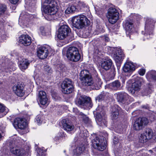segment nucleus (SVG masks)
Masks as SVG:
<instances>
[{
    "label": "nucleus",
    "mask_w": 156,
    "mask_h": 156,
    "mask_svg": "<svg viewBox=\"0 0 156 156\" xmlns=\"http://www.w3.org/2000/svg\"><path fill=\"white\" fill-rule=\"evenodd\" d=\"M58 4L57 1L54 0H42L41 10L48 15H54L57 12Z\"/></svg>",
    "instance_id": "nucleus-1"
},
{
    "label": "nucleus",
    "mask_w": 156,
    "mask_h": 156,
    "mask_svg": "<svg viewBox=\"0 0 156 156\" xmlns=\"http://www.w3.org/2000/svg\"><path fill=\"white\" fill-rule=\"evenodd\" d=\"M156 23L155 19L149 17L146 18L144 30L142 32L144 35V41L151 38L153 35L154 24Z\"/></svg>",
    "instance_id": "nucleus-2"
},
{
    "label": "nucleus",
    "mask_w": 156,
    "mask_h": 156,
    "mask_svg": "<svg viewBox=\"0 0 156 156\" xmlns=\"http://www.w3.org/2000/svg\"><path fill=\"white\" fill-rule=\"evenodd\" d=\"M73 26L78 29H82L89 25L90 21L87 17L83 15L75 16L72 19Z\"/></svg>",
    "instance_id": "nucleus-3"
},
{
    "label": "nucleus",
    "mask_w": 156,
    "mask_h": 156,
    "mask_svg": "<svg viewBox=\"0 0 156 156\" xmlns=\"http://www.w3.org/2000/svg\"><path fill=\"white\" fill-rule=\"evenodd\" d=\"M94 113L96 114V120L98 125L102 127L106 126V118L103 106H98L96 109V111H94Z\"/></svg>",
    "instance_id": "nucleus-4"
},
{
    "label": "nucleus",
    "mask_w": 156,
    "mask_h": 156,
    "mask_svg": "<svg viewBox=\"0 0 156 156\" xmlns=\"http://www.w3.org/2000/svg\"><path fill=\"white\" fill-rule=\"evenodd\" d=\"M104 135L102 136L103 138L100 137H96L92 142V146L95 149L99 151H103L106 147L105 142L103 137L106 140V137L108 136V134L106 132H104Z\"/></svg>",
    "instance_id": "nucleus-5"
},
{
    "label": "nucleus",
    "mask_w": 156,
    "mask_h": 156,
    "mask_svg": "<svg viewBox=\"0 0 156 156\" xmlns=\"http://www.w3.org/2000/svg\"><path fill=\"white\" fill-rule=\"evenodd\" d=\"M143 78L137 77L135 81L131 83L130 81L127 83L126 88L129 92L132 94L137 93L140 89L141 83L143 81Z\"/></svg>",
    "instance_id": "nucleus-6"
},
{
    "label": "nucleus",
    "mask_w": 156,
    "mask_h": 156,
    "mask_svg": "<svg viewBox=\"0 0 156 156\" xmlns=\"http://www.w3.org/2000/svg\"><path fill=\"white\" fill-rule=\"evenodd\" d=\"M54 52V50L47 45L39 47L37 51V56L41 59L46 58L49 54L51 55Z\"/></svg>",
    "instance_id": "nucleus-7"
},
{
    "label": "nucleus",
    "mask_w": 156,
    "mask_h": 156,
    "mask_svg": "<svg viewBox=\"0 0 156 156\" xmlns=\"http://www.w3.org/2000/svg\"><path fill=\"white\" fill-rule=\"evenodd\" d=\"M66 56L69 60L74 62L78 61L81 57L78 49L75 47H71L68 49Z\"/></svg>",
    "instance_id": "nucleus-8"
},
{
    "label": "nucleus",
    "mask_w": 156,
    "mask_h": 156,
    "mask_svg": "<svg viewBox=\"0 0 156 156\" xmlns=\"http://www.w3.org/2000/svg\"><path fill=\"white\" fill-rule=\"evenodd\" d=\"M114 96L119 103L128 105L133 101V99L125 92H119L115 93Z\"/></svg>",
    "instance_id": "nucleus-9"
},
{
    "label": "nucleus",
    "mask_w": 156,
    "mask_h": 156,
    "mask_svg": "<svg viewBox=\"0 0 156 156\" xmlns=\"http://www.w3.org/2000/svg\"><path fill=\"white\" fill-rule=\"evenodd\" d=\"M80 79L84 86H91L93 84V79L87 70H82L80 74Z\"/></svg>",
    "instance_id": "nucleus-10"
},
{
    "label": "nucleus",
    "mask_w": 156,
    "mask_h": 156,
    "mask_svg": "<svg viewBox=\"0 0 156 156\" xmlns=\"http://www.w3.org/2000/svg\"><path fill=\"white\" fill-rule=\"evenodd\" d=\"M13 140L15 143H12V145L9 144L11 152L16 156H27V152L25 149L16 146L15 140Z\"/></svg>",
    "instance_id": "nucleus-11"
},
{
    "label": "nucleus",
    "mask_w": 156,
    "mask_h": 156,
    "mask_svg": "<svg viewBox=\"0 0 156 156\" xmlns=\"http://www.w3.org/2000/svg\"><path fill=\"white\" fill-rule=\"evenodd\" d=\"M107 17L108 18L109 22L113 24L118 20L119 13L115 9L110 8L108 10Z\"/></svg>",
    "instance_id": "nucleus-12"
},
{
    "label": "nucleus",
    "mask_w": 156,
    "mask_h": 156,
    "mask_svg": "<svg viewBox=\"0 0 156 156\" xmlns=\"http://www.w3.org/2000/svg\"><path fill=\"white\" fill-rule=\"evenodd\" d=\"M61 87L64 94H68L71 93L73 88L72 81L68 79H65L62 84Z\"/></svg>",
    "instance_id": "nucleus-13"
},
{
    "label": "nucleus",
    "mask_w": 156,
    "mask_h": 156,
    "mask_svg": "<svg viewBox=\"0 0 156 156\" xmlns=\"http://www.w3.org/2000/svg\"><path fill=\"white\" fill-rule=\"evenodd\" d=\"M76 103H77L80 105L89 109L91 108L93 105L90 98L85 96L80 97L77 101H76Z\"/></svg>",
    "instance_id": "nucleus-14"
},
{
    "label": "nucleus",
    "mask_w": 156,
    "mask_h": 156,
    "mask_svg": "<svg viewBox=\"0 0 156 156\" xmlns=\"http://www.w3.org/2000/svg\"><path fill=\"white\" fill-rule=\"evenodd\" d=\"M148 123L147 119L145 117L140 118L136 119L133 125L134 129L136 130L142 129Z\"/></svg>",
    "instance_id": "nucleus-15"
},
{
    "label": "nucleus",
    "mask_w": 156,
    "mask_h": 156,
    "mask_svg": "<svg viewBox=\"0 0 156 156\" xmlns=\"http://www.w3.org/2000/svg\"><path fill=\"white\" fill-rule=\"evenodd\" d=\"M33 18L34 16L31 14L27 13H24L22 12L19 18V23H23V25L27 26L31 23Z\"/></svg>",
    "instance_id": "nucleus-16"
},
{
    "label": "nucleus",
    "mask_w": 156,
    "mask_h": 156,
    "mask_svg": "<svg viewBox=\"0 0 156 156\" xmlns=\"http://www.w3.org/2000/svg\"><path fill=\"white\" fill-rule=\"evenodd\" d=\"M115 52L113 55V58L115 62L118 65H120L124 58V55L122 50L120 48H114Z\"/></svg>",
    "instance_id": "nucleus-17"
},
{
    "label": "nucleus",
    "mask_w": 156,
    "mask_h": 156,
    "mask_svg": "<svg viewBox=\"0 0 156 156\" xmlns=\"http://www.w3.org/2000/svg\"><path fill=\"white\" fill-rule=\"evenodd\" d=\"M70 32L69 28L67 25H62L59 29L58 37L60 40L63 39L68 35Z\"/></svg>",
    "instance_id": "nucleus-18"
},
{
    "label": "nucleus",
    "mask_w": 156,
    "mask_h": 156,
    "mask_svg": "<svg viewBox=\"0 0 156 156\" xmlns=\"http://www.w3.org/2000/svg\"><path fill=\"white\" fill-rule=\"evenodd\" d=\"M123 26L126 35L130 36L134 30L133 22L131 19L126 20L123 23Z\"/></svg>",
    "instance_id": "nucleus-19"
},
{
    "label": "nucleus",
    "mask_w": 156,
    "mask_h": 156,
    "mask_svg": "<svg viewBox=\"0 0 156 156\" xmlns=\"http://www.w3.org/2000/svg\"><path fill=\"white\" fill-rule=\"evenodd\" d=\"M72 150L73 151V152L71 154L72 155L77 156L84 152V151L86 150V149L84 145L81 144L77 146L76 145L72 146Z\"/></svg>",
    "instance_id": "nucleus-20"
},
{
    "label": "nucleus",
    "mask_w": 156,
    "mask_h": 156,
    "mask_svg": "<svg viewBox=\"0 0 156 156\" xmlns=\"http://www.w3.org/2000/svg\"><path fill=\"white\" fill-rule=\"evenodd\" d=\"M14 126L21 129H24L27 126V123L25 119L17 118L15 119L13 123Z\"/></svg>",
    "instance_id": "nucleus-21"
},
{
    "label": "nucleus",
    "mask_w": 156,
    "mask_h": 156,
    "mask_svg": "<svg viewBox=\"0 0 156 156\" xmlns=\"http://www.w3.org/2000/svg\"><path fill=\"white\" fill-rule=\"evenodd\" d=\"M24 87L20 83L15 84L13 87V90L16 94L19 97H22L24 94Z\"/></svg>",
    "instance_id": "nucleus-22"
},
{
    "label": "nucleus",
    "mask_w": 156,
    "mask_h": 156,
    "mask_svg": "<svg viewBox=\"0 0 156 156\" xmlns=\"http://www.w3.org/2000/svg\"><path fill=\"white\" fill-rule=\"evenodd\" d=\"M19 43L24 46L29 45L31 43V37L27 35H22L19 37Z\"/></svg>",
    "instance_id": "nucleus-23"
},
{
    "label": "nucleus",
    "mask_w": 156,
    "mask_h": 156,
    "mask_svg": "<svg viewBox=\"0 0 156 156\" xmlns=\"http://www.w3.org/2000/svg\"><path fill=\"white\" fill-rule=\"evenodd\" d=\"M38 100L42 105H45L47 104L48 98L46 92L42 90L39 91Z\"/></svg>",
    "instance_id": "nucleus-24"
},
{
    "label": "nucleus",
    "mask_w": 156,
    "mask_h": 156,
    "mask_svg": "<svg viewBox=\"0 0 156 156\" xmlns=\"http://www.w3.org/2000/svg\"><path fill=\"white\" fill-rule=\"evenodd\" d=\"M36 0H25V6L31 12H33L35 10Z\"/></svg>",
    "instance_id": "nucleus-25"
},
{
    "label": "nucleus",
    "mask_w": 156,
    "mask_h": 156,
    "mask_svg": "<svg viewBox=\"0 0 156 156\" xmlns=\"http://www.w3.org/2000/svg\"><path fill=\"white\" fill-rule=\"evenodd\" d=\"M135 66L131 62H127L124 64L123 67V71L126 72L130 73L135 70Z\"/></svg>",
    "instance_id": "nucleus-26"
},
{
    "label": "nucleus",
    "mask_w": 156,
    "mask_h": 156,
    "mask_svg": "<svg viewBox=\"0 0 156 156\" xmlns=\"http://www.w3.org/2000/svg\"><path fill=\"white\" fill-rule=\"evenodd\" d=\"M120 109V107L116 105L112 107L111 118L112 120H115L118 118Z\"/></svg>",
    "instance_id": "nucleus-27"
},
{
    "label": "nucleus",
    "mask_w": 156,
    "mask_h": 156,
    "mask_svg": "<svg viewBox=\"0 0 156 156\" xmlns=\"http://www.w3.org/2000/svg\"><path fill=\"white\" fill-rule=\"evenodd\" d=\"M101 63V67L106 70L110 69L113 65L112 60L110 59L103 60Z\"/></svg>",
    "instance_id": "nucleus-28"
},
{
    "label": "nucleus",
    "mask_w": 156,
    "mask_h": 156,
    "mask_svg": "<svg viewBox=\"0 0 156 156\" xmlns=\"http://www.w3.org/2000/svg\"><path fill=\"white\" fill-rule=\"evenodd\" d=\"M62 124L64 129L67 132H69L73 130L74 128V126L73 124L69 123L66 119H63L62 121Z\"/></svg>",
    "instance_id": "nucleus-29"
},
{
    "label": "nucleus",
    "mask_w": 156,
    "mask_h": 156,
    "mask_svg": "<svg viewBox=\"0 0 156 156\" xmlns=\"http://www.w3.org/2000/svg\"><path fill=\"white\" fill-rule=\"evenodd\" d=\"M108 87L109 89L115 90H120L122 87L121 83L118 80H115L109 83Z\"/></svg>",
    "instance_id": "nucleus-30"
},
{
    "label": "nucleus",
    "mask_w": 156,
    "mask_h": 156,
    "mask_svg": "<svg viewBox=\"0 0 156 156\" xmlns=\"http://www.w3.org/2000/svg\"><path fill=\"white\" fill-rule=\"evenodd\" d=\"M30 63V61L28 59L23 58L19 62V67L22 70L26 69Z\"/></svg>",
    "instance_id": "nucleus-31"
},
{
    "label": "nucleus",
    "mask_w": 156,
    "mask_h": 156,
    "mask_svg": "<svg viewBox=\"0 0 156 156\" xmlns=\"http://www.w3.org/2000/svg\"><path fill=\"white\" fill-rule=\"evenodd\" d=\"M146 76V78L149 81L156 80V72L155 71H152L148 72Z\"/></svg>",
    "instance_id": "nucleus-32"
},
{
    "label": "nucleus",
    "mask_w": 156,
    "mask_h": 156,
    "mask_svg": "<svg viewBox=\"0 0 156 156\" xmlns=\"http://www.w3.org/2000/svg\"><path fill=\"white\" fill-rule=\"evenodd\" d=\"M102 83V82L100 79L98 77H97L95 80L94 81H93V84L91 86L94 87L93 88L96 90L98 89L101 87V85Z\"/></svg>",
    "instance_id": "nucleus-33"
},
{
    "label": "nucleus",
    "mask_w": 156,
    "mask_h": 156,
    "mask_svg": "<svg viewBox=\"0 0 156 156\" xmlns=\"http://www.w3.org/2000/svg\"><path fill=\"white\" fill-rule=\"evenodd\" d=\"M77 11V8L76 6L74 5H69L65 11V13L66 14L73 13Z\"/></svg>",
    "instance_id": "nucleus-34"
},
{
    "label": "nucleus",
    "mask_w": 156,
    "mask_h": 156,
    "mask_svg": "<svg viewBox=\"0 0 156 156\" xmlns=\"http://www.w3.org/2000/svg\"><path fill=\"white\" fill-rule=\"evenodd\" d=\"M139 143L140 147L142 146L144 143L147 142L148 140V139L143 133H142L139 137Z\"/></svg>",
    "instance_id": "nucleus-35"
},
{
    "label": "nucleus",
    "mask_w": 156,
    "mask_h": 156,
    "mask_svg": "<svg viewBox=\"0 0 156 156\" xmlns=\"http://www.w3.org/2000/svg\"><path fill=\"white\" fill-rule=\"evenodd\" d=\"M143 134L145 135V136L148 139H150L153 138V132L152 129L150 128L146 129Z\"/></svg>",
    "instance_id": "nucleus-36"
},
{
    "label": "nucleus",
    "mask_w": 156,
    "mask_h": 156,
    "mask_svg": "<svg viewBox=\"0 0 156 156\" xmlns=\"http://www.w3.org/2000/svg\"><path fill=\"white\" fill-rule=\"evenodd\" d=\"M65 133L62 132H59L58 133L56 136L54 138V140L56 141L59 140L61 138H63L66 136Z\"/></svg>",
    "instance_id": "nucleus-37"
},
{
    "label": "nucleus",
    "mask_w": 156,
    "mask_h": 156,
    "mask_svg": "<svg viewBox=\"0 0 156 156\" xmlns=\"http://www.w3.org/2000/svg\"><path fill=\"white\" fill-rule=\"evenodd\" d=\"M80 114L82 116L83 120V122L86 124H90L91 122L89 118L82 112L80 113Z\"/></svg>",
    "instance_id": "nucleus-38"
},
{
    "label": "nucleus",
    "mask_w": 156,
    "mask_h": 156,
    "mask_svg": "<svg viewBox=\"0 0 156 156\" xmlns=\"http://www.w3.org/2000/svg\"><path fill=\"white\" fill-rule=\"evenodd\" d=\"M6 9L7 7L5 5L0 4V16L6 12Z\"/></svg>",
    "instance_id": "nucleus-39"
},
{
    "label": "nucleus",
    "mask_w": 156,
    "mask_h": 156,
    "mask_svg": "<svg viewBox=\"0 0 156 156\" xmlns=\"http://www.w3.org/2000/svg\"><path fill=\"white\" fill-rule=\"evenodd\" d=\"M37 156H44L46 154V151L43 149V148L41 149L38 148L37 149Z\"/></svg>",
    "instance_id": "nucleus-40"
},
{
    "label": "nucleus",
    "mask_w": 156,
    "mask_h": 156,
    "mask_svg": "<svg viewBox=\"0 0 156 156\" xmlns=\"http://www.w3.org/2000/svg\"><path fill=\"white\" fill-rule=\"evenodd\" d=\"M9 111L8 108L2 104L0 103V113L4 112L5 114L7 113Z\"/></svg>",
    "instance_id": "nucleus-41"
},
{
    "label": "nucleus",
    "mask_w": 156,
    "mask_h": 156,
    "mask_svg": "<svg viewBox=\"0 0 156 156\" xmlns=\"http://www.w3.org/2000/svg\"><path fill=\"white\" fill-rule=\"evenodd\" d=\"M42 116L41 115H37L36 117V121L38 125L40 124L42 120Z\"/></svg>",
    "instance_id": "nucleus-42"
},
{
    "label": "nucleus",
    "mask_w": 156,
    "mask_h": 156,
    "mask_svg": "<svg viewBox=\"0 0 156 156\" xmlns=\"http://www.w3.org/2000/svg\"><path fill=\"white\" fill-rule=\"evenodd\" d=\"M85 6V5L83 3V2H79L78 4H77V10L78 9H82V8L84 7Z\"/></svg>",
    "instance_id": "nucleus-43"
},
{
    "label": "nucleus",
    "mask_w": 156,
    "mask_h": 156,
    "mask_svg": "<svg viewBox=\"0 0 156 156\" xmlns=\"http://www.w3.org/2000/svg\"><path fill=\"white\" fill-rule=\"evenodd\" d=\"M150 120L152 122L154 120H156V114L153 113L150 116Z\"/></svg>",
    "instance_id": "nucleus-44"
},
{
    "label": "nucleus",
    "mask_w": 156,
    "mask_h": 156,
    "mask_svg": "<svg viewBox=\"0 0 156 156\" xmlns=\"http://www.w3.org/2000/svg\"><path fill=\"white\" fill-rule=\"evenodd\" d=\"M104 98V96L102 94L99 95L96 98V100L98 101H100L103 100Z\"/></svg>",
    "instance_id": "nucleus-45"
},
{
    "label": "nucleus",
    "mask_w": 156,
    "mask_h": 156,
    "mask_svg": "<svg viewBox=\"0 0 156 156\" xmlns=\"http://www.w3.org/2000/svg\"><path fill=\"white\" fill-rule=\"evenodd\" d=\"M145 70L144 69H141L138 71L139 74L142 76H143L145 73Z\"/></svg>",
    "instance_id": "nucleus-46"
},
{
    "label": "nucleus",
    "mask_w": 156,
    "mask_h": 156,
    "mask_svg": "<svg viewBox=\"0 0 156 156\" xmlns=\"http://www.w3.org/2000/svg\"><path fill=\"white\" fill-rule=\"evenodd\" d=\"M73 112H74L76 114L81 115L80 114V113L81 112H80L79 111H78V109L77 108H73Z\"/></svg>",
    "instance_id": "nucleus-47"
},
{
    "label": "nucleus",
    "mask_w": 156,
    "mask_h": 156,
    "mask_svg": "<svg viewBox=\"0 0 156 156\" xmlns=\"http://www.w3.org/2000/svg\"><path fill=\"white\" fill-rule=\"evenodd\" d=\"M5 21L2 19H0V29L3 28Z\"/></svg>",
    "instance_id": "nucleus-48"
},
{
    "label": "nucleus",
    "mask_w": 156,
    "mask_h": 156,
    "mask_svg": "<svg viewBox=\"0 0 156 156\" xmlns=\"http://www.w3.org/2000/svg\"><path fill=\"white\" fill-rule=\"evenodd\" d=\"M9 2L13 4H16L19 2V0H9Z\"/></svg>",
    "instance_id": "nucleus-49"
},
{
    "label": "nucleus",
    "mask_w": 156,
    "mask_h": 156,
    "mask_svg": "<svg viewBox=\"0 0 156 156\" xmlns=\"http://www.w3.org/2000/svg\"><path fill=\"white\" fill-rule=\"evenodd\" d=\"M44 69L46 71H47L48 73L51 72V70L49 67H48L47 66H45Z\"/></svg>",
    "instance_id": "nucleus-50"
},
{
    "label": "nucleus",
    "mask_w": 156,
    "mask_h": 156,
    "mask_svg": "<svg viewBox=\"0 0 156 156\" xmlns=\"http://www.w3.org/2000/svg\"><path fill=\"white\" fill-rule=\"evenodd\" d=\"M96 55V52H95L94 54V58L95 59H97V60L98 61V59L99 60H100V57L99 55L98 56H96L95 57V55Z\"/></svg>",
    "instance_id": "nucleus-51"
},
{
    "label": "nucleus",
    "mask_w": 156,
    "mask_h": 156,
    "mask_svg": "<svg viewBox=\"0 0 156 156\" xmlns=\"http://www.w3.org/2000/svg\"><path fill=\"white\" fill-rule=\"evenodd\" d=\"M154 139L156 141V130H155L154 132L153 133V137Z\"/></svg>",
    "instance_id": "nucleus-52"
},
{
    "label": "nucleus",
    "mask_w": 156,
    "mask_h": 156,
    "mask_svg": "<svg viewBox=\"0 0 156 156\" xmlns=\"http://www.w3.org/2000/svg\"><path fill=\"white\" fill-rule=\"evenodd\" d=\"M140 16H139L138 15H134L133 16V17L134 19H137L138 18H139V17H140Z\"/></svg>",
    "instance_id": "nucleus-53"
},
{
    "label": "nucleus",
    "mask_w": 156,
    "mask_h": 156,
    "mask_svg": "<svg viewBox=\"0 0 156 156\" xmlns=\"http://www.w3.org/2000/svg\"><path fill=\"white\" fill-rule=\"evenodd\" d=\"M104 38H105V41H108L109 40V39L108 37L107 36H105Z\"/></svg>",
    "instance_id": "nucleus-54"
},
{
    "label": "nucleus",
    "mask_w": 156,
    "mask_h": 156,
    "mask_svg": "<svg viewBox=\"0 0 156 156\" xmlns=\"http://www.w3.org/2000/svg\"><path fill=\"white\" fill-rule=\"evenodd\" d=\"M153 151H154V153L156 154V147L153 149Z\"/></svg>",
    "instance_id": "nucleus-55"
},
{
    "label": "nucleus",
    "mask_w": 156,
    "mask_h": 156,
    "mask_svg": "<svg viewBox=\"0 0 156 156\" xmlns=\"http://www.w3.org/2000/svg\"><path fill=\"white\" fill-rule=\"evenodd\" d=\"M153 151L152 150H150L148 151V153H149L151 154H152Z\"/></svg>",
    "instance_id": "nucleus-56"
},
{
    "label": "nucleus",
    "mask_w": 156,
    "mask_h": 156,
    "mask_svg": "<svg viewBox=\"0 0 156 156\" xmlns=\"http://www.w3.org/2000/svg\"><path fill=\"white\" fill-rule=\"evenodd\" d=\"M113 142L115 144H116L117 142V141H115H115L114 139L113 140Z\"/></svg>",
    "instance_id": "nucleus-57"
},
{
    "label": "nucleus",
    "mask_w": 156,
    "mask_h": 156,
    "mask_svg": "<svg viewBox=\"0 0 156 156\" xmlns=\"http://www.w3.org/2000/svg\"><path fill=\"white\" fill-rule=\"evenodd\" d=\"M0 37L2 38V39L3 40V38L2 37V35L1 36L0 35Z\"/></svg>",
    "instance_id": "nucleus-58"
},
{
    "label": "nucleus",
    "mask_w": 156,
    "mask_h": 156,
    "mask_svg": "<svg viewBox=\"0 0 156 156\" xmlns=\"http://www.w3.org/2000/svg\"><path fill=\"white\" fill-rule=\"evenodd\" d=\"M16 136H14L13 137H14V138H13V139H16Z\"/></svg>",
    "instance_id": "nucleus-59"
},
{
    "label": "nucleus",
    "mask_w": 156,
    "mask_h": 156,
    "mask_svg": "<svg viewBox=\"0 0 156 156\" xmlns=\"http://www.w3.org/2000/svg\"><path fill=\"white\" fill-rule=\"evenodd\" d=\"M2 137V136L1 135V134L0 133V139Z\"/></svg>",
    "instance_id": "nucleus-60"
},
{
    "label": "nucleus",
    "mask_w": 156,
    "mask_h": 156,
    "mask_svg": "<svg viewBox=\"0 0 156 156\" xmlns=\"http://www.w3.org/2000/svg\"><path fill=\"white\" fill-rule=\"evenodd\" d=\"M143 108H146V107L145 106H143Z\"/></svg>",
    "instance_id": "nucleus-61"
},
{
    "label": "nucleus",
    "mask_w": 156,
    "mask_h": 156,
    "mask_svg": "<svg viewBox=\"0 0 156 156\" xmlns=\"http://www.w3.org/2000/svg\"><path fill=\"white\" fill-rule=\"evenodd\" d=\"M124 82H125V81H124V80H123L122 81V83H124Z\"/></svg>",
    "instance_id": "nucleus-62"
},
{
    "label": "nucleus",
    "mask_w": 156,
    "mask_h": 156,
    "mask_svg": "<svg viewBox=\"0 0 156 156\" xmlns=\"http://www.w3.org/2000/svg\"><path fill=\"white\" fill-rule=\"evenodd\" d=\"M85 148H86V151H86V150H87V148H86V147H85Z\"/></svg>",
    "instance_id": "nucleus-63"
}]
</instances>
